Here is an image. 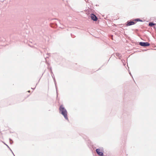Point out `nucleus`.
<instances>
[{"mask_svg": "<svg viewBox=\"0 0 156 156\" xmlns=\"http://www.w3.org/2000/svg\"><path fill=\"white\" fill-rule=\"evenodd\" d=\"M96 151L97 154L100 156L103 155V153L102 151L100 149H97L96 150Z\"/></svg>", "mask_w": 156, "mask_h": 156, "instance_id": "nucleus-4", "label": "nucleus"}, {"mask_svg": "<svg viewBox=\"0 0 156 156\" xmlns=\"http://www.w3.org/2000/svg\"><path fill=\"white\" fill-rule=\"evenodd\" d=\"M59 110L61 112V114L64 116L65 118L66 119H68L67 115V112L62 105H61L60 106Z\"/></svg>", "mask_w": 156, "mask_h": 156, "instance_id": "nucleus-1", "label": "nucleus"}, {"mask_svg": "<svg viewBox=\"0 0 156 156\" xmlns=\"http://www.w3.org/2000/svg\"><path fill=\"white\" fill-rule=\"evenodd\" d=\"M139 44L142 46H149L150 45V44L148 42H140L139 43Z\"/></svg>", "mask_w": 156, "mask_h": 156, "instance_id": "nucleus-2", "label": "nucleus"}, {"mask_svg": "<svg viewBox=\"0 0 156 156\" xmlns=\"http://www.w3.org/2000/svg\"><path fill=\"white\" fill-rule=\"evenodd\" d=\"M90 17L91 19L94 21H96L98 20V18L96 16L93 14H91L90 15Z\"/></svg>", "mask_w": 156, "mask_h": 156, "instance_id": "nucleus-3", "label": "nucleus"}, {"mask_svg": "<svg viewBox=\"0 0 156 156\" xmlns=\"http://www.w3.org/2000/svg\"><path fill=\"white\" fill-rule=\"evenodd\" d=\"M135 23L133 21H128L126 24V26H129L135 24Z\"/></svg>", "mask_w": 156, "mask_h": 156, "instance_id": "nucleus-5", "label": "nucleus"}, {"mask_svg": "<svg viewBox=\"0 0 156 156\" xmlns=\"http://www.w3.org/2000/svg\"><path fill=\"white\" fill-rule=\"evenodd\" d=\"M154 25L155 24L152 23H150L149 24V26H152Z\"/></svg>", "mask_w": 156, "mask_h": 156, "instance_id": "nucleus-6", "label": "nucleus"}]
</instances>
